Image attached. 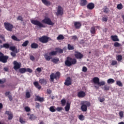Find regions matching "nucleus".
<instances>
[{"mask_svg":"<svg viewBox=\"0 0 124 124\" xmlns=\"http://www.w3.org/2000/svg\"><path fill=\"white\" fill-rule=\"evenodd\" d=\"M19 122L22 124H26V121H24L22 117L19 118Z\"/></svg>","mask_w":124,"mask_h":124,"instance_id":"50","label":"nucleus"},{"mask_svg":"<svg viewBox=\"0 0 124 124\" xmlns=\"http://www.w3.org/2000/svg\"><path fill=\"white\" fill-rule=\"evenodd\" d=\"M10 50H11L13 52H15L16 54H17V53H19V51H18V49L16 48V46H11L10 47Z\"/></svg>","mask_w":124,"mask_h":124,"instance_id":"21","label":"nucleus"},{"mask_svg":"<svg viewBox=\"0 0 124 124\" xmlns=\"http://www.w3.org/2000/svg\"><path fill=\"white\" fill-rule=\"evenodd\" d=\"M58 40H62L63 39H64V37L62 35H59L57 37Z\"/></svg>","mask_w":124,"mask_h":124,"instance_id":"40","label":"nucleus"},{"mask_svg":"<svg viewBox=\"0 0 124 124\" xmlns=\"http://www.w3.org/2000/svg\"><path fill=\"white\" fill-rule=\"evenodd\" d=\"M102 21H103V22H107V21H108V19L107 17H103Z\"/></svg>","mask_w":124,"mask_h":124,"instance_id":"63","label":"nucleus"},{"mask_svg":"<svg viewBox=\"0 0 124 124\" xmlns=\"http://www.w3.org/2000/svg\"><path fill=\"white\" fill-rule=\"evenodd\" d=\"M29 41L27 40L25 41L22 44V46H23V47H27L28 46V44H29Z\"/></svg>","mask_w":124,"mask_h":124,"instance_id":"38","label":"nucleus"},{"mask_svg":"<svg viewBox=\"0 0 124 124\" xmlns=\"http://www.w3.org/2000/svg\"><path fill=\"white\" fill-rule=\"evenodd\" d=\"M57 16H62L63 15V8L61 6H58L57 8V12L56 13Z\"/></svg>","mask_w":124,"mask_h":124,"instance_id":"9","label":"nucleus"},{"mask_svg":"<svg viewBox=\"0 0 124 124\" xmlns=\"http://www.w3.org/2000/svg\"><path fill=\"white\" fill-rule=\"evenodd\" d=\"M2 41L5 42V38L4 37V35H0V44H2Z\"/></svg>","mask_w":124,"mask_h":124,"instance_id":"29","label":"nucleus"},{"mask_svg":"<svg viewBox=\"0 0 124 124\" xmlns=\"http://www.w3.org/2000/svg\"><path fill=\"white\" fill-rule=\"evenodd\" d=\"M77 63V60L75 58H72L70 57H67L66 60L65 61V64L66 66H71Z\"/></svg>","mask_w":124,"mask_h":124,"instance_id":"1","label":"nucleus"},{"mask_svg":"<svg viewBox=\"0 0 124 124\" xmlns=\"http://www.w3.org/2000/svg\"><path fill=\"white\" fill-rule=\"evenodd\" d=\"M26 98H30L31 97V93H30V92H26Z\"/></svg>","mask_w":124,"mask_h":124,"instance_id":"48","label":"nucleus"},{"mask_svg":"<svg viewBox=\"0 0 124 124\" xmlns=\"http://www.w3.org/2000/svg\"><path fill=\"white\" fill-rule=\"evenodd\" d=\"M65 86H71L72 85V80L70 77H68L65 80L64 82Z\"/></svg>","mask_w":124,"mask_h":124,"instance_id":"11","label":"nucleus"},{"mask_svg":"<svg viewBox=\"0 0 124 124\" xmlns=\"http://www.w3.org/2000/svg\"><path fill=\"white\" fill-rule=\"evenodd\" d=\"M90 32L91 33V34H95V27L93 26L91 28Z\"/></svg>","mask_w":124,"mask_h":124,"instance_id":"28","label":"nucleus"},{"mask_svg":"<svg viewBox=\"0 0 124 124\" xmlns=\"http://www.w3.org/2000/svg\"><path fill=\"white\" fill-rule=\"evenodd\" d=\"M119 114L120 119H123V118L124 117V111H121L119 112Z\"/></svg>","mask_w":124,"mask_h":124,"instance_id":"43","label":"nucleus"},{"mask_svg":"<svg viewBox=\"0 0 124 124\" xmlns=\"http://www.w3.org/2000/svg\"><path fill=\"white\" fill-rule=\"evenodd\" d=\"M123 4L122 3L119 4L117 6V9L121 10V9H123Z\"/></svg>","mask_w":124,"mask_h":124,"instance_id":"41","label":"nucleus"},{"mask_svg":"<svg viewBox=\"0 0 124 124\" xmlns=\"http://www.w3.org/2000/svg\"><path fill=\"white\" fill-rule=\"evenodd\" d=\"M78 96L79 98H83L86 96V93L84 91H80L78 93Z\"/></svg>","mask_w":124,"mask_h":124,"instance_id":"14","label":"nucleus"},{"mask_svg":"<svg viewBox=\"0 0 124 124\" xmlns=\"http://www.w3.org/2000/svg\"><path fill=\"white\" fill-rule=\"evenodd\" d=\"M6 82V79L4 78L3 80L0 79V85H3Z\"/></svg>","mask_w":124,"mask_h":124,"instance_id":"49","label":"nucleus"},{"mask_svg":"<svg viewBox=\"0 0 124 124\" xmlns=\"http://www.w3.org/2000/svg\"><path fill=\"white\" fill-rule=\"evenodd\" d=\"M33 85L35 86V87L38 89V90H40L41 89V86L39 85V83H38V82L35 81L33 82Z\"/></svg>","mask_w":124,"mask_h":124,"instance_id":"24","label":"nucleus"},{"mask_svg":"<svg viewBox=\"0 0 124 124\" xmlns=\"http://www.w3.org/2000/svg\"><path fill=\"white\" fill-rule=\"evenodd\" d=\"M78 119L80 121H84V120H85V116L83 115H80L78 116Z\"/></svg>","mask_w":124,"mask_h":124,"instance_id":"44","label":"nucleus"},{"mask_svg":"<svg viewBox=\"0 0 124 124\" xmlns=\"http://www.w3.org/2000/svg\"><path fill=\"white\" fill-rule=\"evenodd\" d=\"M25 109L26 112H30V111H31V108H30V107H26L25 108Z\"/></svg>","mask_w":124,"mask_h":124,"instance_id":"55","label":"nucleus"},{"mask_svg":"<svg viewBox=\"0 0 124 124\" xmlns=\"http://www.w3.org/2000/svg\"><path fill=\"white\" fill-rule=\"evenodd\" d=\"M36 71H37V72H39V73H40V72H41L42 70H41V68L40 67H38L36 69Z\"/></svg>","mask_w":124,"mask_h":124,"instance_id":"61","label":"nucleus"},{"mask_svg":"<svg viewBox=\"0 0 124 124\" xmlns=\"http://www.w3.org/2000/svg\"><path fill=\"white\" fill-rule=\"evenodd\" d=\"M104 85H105V81H101V82H99V83L98 84L99 87H100L101 86H104Z\"/></svg>","mask_w":124,"mask_h":124,"instance_id":"47","label":"nucleus"},{"mask_svg":"<svg viewBox=\"0 0 124 124\" xmlns=\"http://www.w3.org/2000/svg\"><path fill=\"white\" fill-rule=\"evenodd\" d=\"M91 106V103L88 101H83L81 102L80 109L83 112H86L88 110V107Z\"/></svg>","mask_w":124,"mask_h":124,"instance_id":"2","label":"nucleus"},{"mask_svg":"<svg viewBox=\"0 0 124 124\" xmlns=\"http://www.w3.org/2000/svg\"><path fill=\"white\" fill-rule=\"evenodd\" d=\"M12 39L13 40H15V41H17L18 42H19L21 40L18 38H17V37L15 35L12 36Z\"/></svg>","mask_w":124,"mask_h":124,"instance_id":"36","label":"nucleus"},{"mask_svg":"<svg viewBox=\"0 0 124 124\" xmlns=\"http://www.w3.org/2000/svg\"><path fill=\"white\" fill-rule=\"evenodd\" d=\"M122 60H123V57L122 56V55L117 56V61L118 62H121Z\"/></svg>","mask_w":124,"mask_h":124,"instance_id":"51","label":"nucleus"},{"mask_svg":"<svg viewBox=\"0 0 124 124\" xmlns=\"http://www.w3.org/2000/svg\"><path fill=\"white\" fill-rule=\"evenodd\" d=\"M8 98H9L10 101H12V100H13V97H12V95H8Z\"/></svg>","mask_w":124,"mask_h":124,"instance_id":"60","label":"nucleus"},{"mask_svg":"<svg viewBox=\"0 0 124 124\" xmlns=\"http://www.w3.org/2000/svg\"><path fill=\"white\" fill-rule=\"evenodd\" d=\"M74 26L77 29H79L80 28H81V26H82V24L80 22H76L74 23Z\"/></svg>","mask_w":124,"mask_h":124,"instance_id":"18","label":"nucleus"},{"mask_svg":"<svg viewBox=\"0 0 124 124\" xmlns=\"http://www.w3.org/2000/svg\"><path fill=\"white\" fill-rule=\"evenodd\" d=\"M65 103H66V100L65 99L61 100V104L62 106H64V105H65Z\"/></svg>","mask_w":124,"mask_h":124,"instance_id":"45","label":"nucleus"},{"mask_svg":"<svg viewBox=\"0 0 124 124\" xmlns=\"http://www.w3.org/2000/svg\"><path fill=\"white\" fill-rule=\"evenodd\" d=\"M70 109V104L67 103V104L65 107V110L66 112H68Z\"/></svg>","mask_w":124,"mask_h":124,"instance_id":"30","label":"nucleus"},{"mask_svg":"<svg viewBox=\"0 0 124 124\" xmlns=\"http://www.w3.org/2000/svg\"><path fill=\"white\" fill-rule=\"evenodd\" d=\"M14 68L15 70H17V69H19L20 67H21V63H18L17 61H14Z\"/></svg>","mask_w":124,"mask_h":124,"instance_id":"13","label":"nucleus"},{"mask_svg":"<svg viewBox=\"0 0 124 124\" xmlns=\"http://www.w3.org/2000/svg\"><path fill=\"white\" fill-rule=\"evenodd\" d=\"M87 70H88V68H87V67H85V66L83 67L82 71L83 72H87Z\"/></svg>","mask_w":124,"mask_h":124,"instance_id":"56","label":"nucleus"},{"mask_svg":"<svg viewBox=\"0 0 124 124\" xmlns=\"http://www.w3.org/2000/svg\"><path fill=\"white\" fill-rule=\"evenodd\" d=\"M75 57L76 59H82L83 58V54L78 51H76Z\"/></svg>","mask_w":124,"mask_h":124,"instance_id":"15","label":"nucleus"},{"mask_svg":"<svg viewBox=\"0 0 124 124\" xmlns=\"http://www.w3.org/2000/svg\"><path fill=\"white\" fill-rule=\"evenodd\" d=\"M114 47H120V46H121V44L118 42H115L114 44Z\"/></svg>","mask_w":124,"mask_h":124,"instance_id":"53","label":"nucleus"},{"mask_svg":"<svg viewBox=\"0 0 124 124\" xmlns=\"http://www.w3.org/2000/svg\"><path fill=\"white\" fill-rule=\"evenodd\" d=\"M40 84L41 85H43L45 84V85H46L47 84V80L45 78H41L39 81Z\"/></svg>","mask_w":124,"mask_h":124,"instance_id":"23","label":"nucleus"},{"mask_svg":"<svg viewBox=\"0 0 124 124\" xmlns=\"http://www.w3.org/2000/svg\"><path fill=\"white\" fill-rule=\"evenodd\" d=\"M19 72L22 73V74L25 73V72H29V73H31L32 72V69L29 68H21L19 69Z\"/></svg>","mask_w":124,"mask_h":124,"instance_id":"10","label":"nucleus"},{"mask_svg":"<svg viewBox=\"0 0 124 124\" xmlns=\"http://www.w3.org/2000/svg\"><path fill=\"white\" fill-rule=\"evenodd\" d=\"M5 115H8V121H11V120H12V119H13V113H12V112L11 111H6L5 112Z\"/></svg>","mask_w":124,"mask_h":124,"instance_id":"12","label":"nucleus"},{"mask_svg":"<svg viewBox=\"0 0 124 124\" xmlns=\"http://www.w3.org/2000/svg\"><path fill=\"white\" fill-rule=\"evenodd\" d=\"M31 23L35 26H38L39 28H46L45 25H43V24L37 20H31Z\"/></svg>","mask_w":124,"mask_h":124,"instance_id":"5","label":"nucleus"},{"mask_svg":"<svg viewBox=\"0 0 124 124\" xmlns=\"http://www.w3.org/2000/svg\"><path fill=\"white\" fill-rule=\"evenodd\" d=\"M55 50H56V51L57 52V54H58V53H59L60 54L62 53H63V50L60 48H56Z\"/></svg>","mask_w":124,"mask_h":124,"instance_id":"34","label":"nucleus"},{"mask_svg":"<svg viewBox=\"0 0 124 124\" xmlns=\"http://www.w3.org/2000/svg\"><path fill=\"white\" fill-rule=\"evenodd\" d=\"M88 4V1L87 0H80V6H86Z\"/></svg>","mask_w":124,"mask_h":124,"instance_id":"19","label":"nucleus"},{"mask_svg":"<svg viewBox=\"0 0 124 124\" xmlns=\"http://www.w3.org/2000/svg\"><path fill=\"white\" fill-rule=\"evenodd\" d=\"M17 20H19V21H24L23 17L20 16H18V17L17 18Z\"/></svg>","mask_w":124,"mask_h":124,"instance_id":"57","label":"nucleus"},{"mask_svg":"<svg viewBox=\"0 0 124 124\" xmlns=\"http://www.w3.org/2000/svg\"><path fill=\"white\" fill-rule=\"evenodd\" d=\"M49 55L50 56H55V55H57V51H51L49 53Z\"/></svg>","mask_w":124,"mask_h":124,"instance_id":"46","label":"nucleus"},{"mask_svg":"<svg viewBox=\"0 0 124 124\" xmlns=\"http://www.w3.org/2000/svg\"><path fill=\"white\" fill-rule=\"evenodd\" d=\"M87 8L88 9H89V10H93V9L94 8V4L93 3H89L87 5Z\"/></svg>","mask_w":124,"mask_h":124,"instance_id":"17","label":"nucleus"},{"mask_svg":"<svg viewBox=\"0 0 124 124\" xmlns=\"http://www.w3.org/2000/svg\"><path fill=\"white\" fill-rule=\"evenodd\" d=\"M4 26L5 29L8 31H12V30H13L14 28L13 25L9 22H4Z\"/></svg>","mask_w":124,"mask_h":124,"instance_id":"7","label":"nucleus"},{"mask_svg":"<svg viewBox=\"0 0 124 124\" xmlns=\"http://www.w3.org/2000/svg\"><path fill=\"white\" fill-rule=\"evenodd\" d=\"M45 59L46 60V61H47V62H49L50 60H52V56L48 55V54H46L44 55Z\"/></svg>","mask_w":124,"mask_h":124,"instance_id":"27","label":"nucleus"},{"mask_svg":"<svg viewBox=\"0 0 124 124\" xmlns=\"http://www.w3.org/2000/svg\"><path fill=\"white\" fill-rule=\"evenodd\" d=\"M9 57L7 56H4L3 53L0 51V62L3 63H6Z\"/></svg>","mask_w":124,"mask_h":124,"instance_id":"4","label":"nucleus"},{"mask_svg":"<svg viewBox=\"0 0 124 124\" xmlns=\"http://www.w3.org/2000/svg\"><path fill=\"white\" fill-rule=\"evenodd\" d=\"M107 83L108 84H113L115 83V80H114L113 78H109L107 80Z\"/></svg>","mask_w":124,"mask_h":124,"instance_id":"32","label":"nucleus"},{"mask_svg":"<svg viewBox=\"0 0 124 124\" xmlns=\"http://www.w3.org/2000/svg\"><path fill=\"white\" fill-rule=\"evenodd\" d=\"M116 85H117V86H119V87H123V83H122V81L120 80H118L116 81Z\"/></svg>","mask_w":124,"mask_h":124,"instance_id":"42","label":"nucleus"},{"mask_svg":"<svg viewBox=\"0 0 124 124\" xmlns=\"http://www.w3.org/2000/svg\"><path fill=\"white\" fill-rule=\"evenodd\" d=\"M35 101H39V102H43L44 101V98L41 97L38 95L35 96Z\"/></svg>","mask_w":124,"mask_h":124,"instance_id":"16","label":"nucleus"},{"mask_svg":"<svg viewBox=\"0 0 124 124\" xmlns=\"http://www.w3.org/2000/svg\"><path fill=\"white\" fill-rule=\"evenodd\" d=\"M11 55L12 56V57L15 58V57H16V53H15V52H11Z\"/></svg>","mask_w":124,"mask_h":124,"instance_id":"59","label":"nucleus"},{"mask_svg":"<svg viewBox=\"0 0 124 124\" xmlns=\"http://www.w3.org/2000/svg\"><path fill=\"white\" fill-rule=\"evenodd\" d=\"M56 110L58 111V112H61L62 110V107H58L56 108Z\"/></svg>","mask_w":124,"mask_h":124,"instance_id":"54","label":"nucleus"},{"mask_svg":"<svg viewBox=\"0 0 124 124\" xmlns=\"http://www.w3.org/2000/svg\"><path fill=\"white\" fill-rule=\"evenodd\" d=\"M117 64V61H112L111 62V65H116Z\"/></svg>","mask_w":124,"mask_h":124,"instance_id":"58","label":"nucleus"},{"mask_svg":"<svg viewBox=\"0 0 124 124\" xmlns=\"http://www.w3.org/2000/svg\"><path fill=\"white\" fill-rule=\"evenodd\" d=\"M42 1L45 5L46 6H49V5H51V2L47 0H42Z\"/></svg>","mask_w":124,"mask_h":124,"instance_id":"25","label":"nucleus"},{"mask_svg":"<svg viewBox=\"0 0 124 124\" xmlns=\"http://www.w3.org/2000/svg\"><path fill=\"white\" fill-rule=\"evenodd\" d=\"M51 62L54 63H58L60 62V59L59 58H53L51 60Z\"/></svg>","mask_w":124,"mask_h":124,"instance_id":"31","label":"nucleus"},{"mask_svg":"<svg viewBox=\"0 0 124 124\" xmlns=\"http://www.w3.org/2000/svg\"><path fill=\"white\" fill-rule=\"evenodd\" d=\"M29 119L31 121H34V120L35 119H36V116L35 115H34V114H31Z\"/></svg>","mask_w":124,"mask_h":124,"instance_id":"35","label":"nucleus"},{"mask_svg":"<svg viewBox=\"0 0 124 124\" xmlns=\"http://www.w3.org/2000/svg\"><path fill=\"white\" fill-rule=\"evenodd\" d=\"M30 60H31V61H34V60H35V58H34V57L32 55H31L30 56Z\"/></svg>","mask_w":124,"mask_h":124,"instance_id":"62","label":"nucleus"},{"mask_svg":"<svg viewBox=\"0 0 124 124\" xmlns=\"http://www.w3.org/2000/svg\"><path fill=\"white\" fill-rule=\"evenodd\" d=\"M42 23L43 24H46L47 25H49V26H54V23L51 20V18L49 17H45L44 19L42 20Z\"/></svg>","mask_w":124,"mask_h":124,"instance_id":"6","label":"nucleus"},{"mask_svg":"<svg viewBox=\"0 0 124 124\" xmlns=\"http://www.w3.org/2000/svg\"><path fill=\"white\" fill-rule=\"evenodd\" d=\"M93 82L94 84H97V85H98L99 83V78L98 77H94L93 79Z\"/></svg>","mask_w":124,"mask_h":124,"instance_id":"20","label":"nucleus"},{"mask_svg":"<svg viewBox=\"0 0 124 124\" xmlns=\"http://www.w3.org/2000/svg\"><path fill=\"white\" fill-rule=\"evenodd\" d=\"M31 49H37L38 48V45L35 43H33L31 44Z\"/></svg>","mask_w":124,"mask_h":124,"instance_id":"26","label":"nucleus"},{"mask_svg":"<svg viewBox=\"0 0 124 124\" xmlns=\"http://www.w3.org/2000/svg\"><path fill=\"white\" fill-rule=\"evenodd\" d=\"M110 38H111L112 40L116 42V41H120V40L118 38V36L117 35H111L110 36Z\"/></svg>","mask_w":124,"mask_h":124,"instance_id":"22","label":"nucleus"},{"mask_svg":"<svg viewBox=\"0 0 124 124\" xmlns=\"http://www.w3.org/2000/svg\"><path fill=\"white\" fill-rule=\"evenodd\" d=\"M3 47L5 48V49H9V48H10V45L8 43H5L3 44Z\"/></svg>","mask_w":124,"mask_h":124,"instance_id":"37","label":"nucleus"},{"mask_svg":"<svg viewBox=\"0 0 124 124\" xmlns=\"http://www.w3.org/2000/svg\"><path fill=\"white\" fill-rule=\"evenodd\" d=\"M61 77V73L60 72H57L55 74V73H51L50 75V78L51 82H54V80L56 79H60Z\"/></svg>","mask_w":124,"mask_h":124,"instance_id":"3","label":"nucleus"},{"mask_svg":"<svg viewBox=\"0 0 124 124\" xmlns=\"http://www.w3.org/2000/svg\"><path fill=\"white\" fill-rule=\"evenodd\" d=\"M49 110L50 112L54 113V112H56V109H55V106H51L49 108Z\"/></svg>","mask_w":124,"mask_h":124,"instance_id":"39","label":"nucleus"},{"mask_svg":"<svg viewBox=\"0 0 124 124\" xmlns=\"http://www.w3.org/2000/svg\"><path fill=\"white\" fill-rule=\"evenodd\" d=\"M104 89L105 91H109V90H110V87H109L108 85H105Z\"/></svg>","mask_w":124,"mask_h":124,"instance_id":"52","label":"nucleus"},{"mask_svg":"<svg viewBox=\"0 0 124 124\" xmlns=\"http://www.w3.org/2000/svg\"><path fill=\"white\" fill-rule=\"evenodd\" d=\"M49 37H48L47 36L44 35L39 38V41L41 43H47L49 41Z\"/></svg>","mask_w":124,"mask_h":124,"instance_id":"8","label":"nucleus"},{"mask_svg":"<svg viewBox=\"0 0 124 124\" xmlns=\"http://www.w3.org/2000/svg\"><path fill=\"white\" fill-rule=\"evenodd\" d=\"M39 107H40V105L39 104V103H36L35 108H39Z\"/></svg>","mask_w":124,"mask_h":124,"instance_id":"64","label":"nucleus"},{"mask_svg":"<svg viewBox=\"0 0 124 124\" xmlns=\"http://www.w3.org/2000/svg\"><path fill=\"white\" fill-rule=\"evenodd\" d=\"M67 49L68 50H74L75 49L74 46H71V45L70 44H68Z\"/></svg>","mask_w":124,"mask_h":124,"instance_id":"33","label":"nucleus"}]
</instances>
